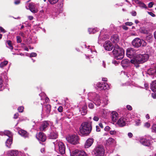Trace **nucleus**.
I'll list each match as a JSON object with an SVG mask.
<instances>
[{
	"mask_svg": "<svg viewBox=\"0 0 156 156\" xmlns=\"http://www.w3.org/2000/svg\"><path fill=\"white\" fill-rule=\"evenodd\" d=\"M126 118L122 117L119 119L117 123L120 126H123L126 125Z\"/></svg>",
	"mask_w": 156,
	"mask_h": 156,
	"instance_id": "a211bd4d",
	"label": "nucleus"
},
{
	"mask_svg": "<svg viewBox=\"0 0 156 156\" xmlns=\"http://www.w3.org/2000/svg\"><path fill=\"white\" fill-rule=\"evenodd\" d=\"M132 44L135 48H138L141 46H146L147 45V43L142 39L139 38H136L132 41Z\"/></svg>",
	"mask_w": 156,
	"mask_h": 156,
	"instance_id": "39448f33",
	"label": "nucleus"
},
{
	"mask_svg": "<svg viewBox=\"0 0 156 156\" xmlns=\"http://www.w3.org/2000/svg\"><path fill=\"white\" fill-rule=\"evenodd\" d=\"M98 30L97 28H89L88 29V32L90 34H94L97 31H98Z\"/></svg>",
	"mask_w": 156,
	"mask_h": 156,
	"instance_id": "2f4dec72",
	"label": "nucleus"
},
{
	"mask_svg": "<svg viewBox=\"0 0 156 156\" xmlns=\"http://www.w3.org/2000/svg\"><path fill=\"white\" fill-rule=\"evenodd\" d=\"M156 73V69L150 68L147 71V73L149 75H154Z\"/></svg>",
	"mask_w": 156,
	"mask_h": 156,
	"instance_id": "cd10ccee",
	"label": "nucleus"
},
{
	"mask_svg": "<svg viewBox=\"0 0 156 156\" xmlns=\"http://www.w3.org/2000/svg\"><path fill=\"white\" fill-rule=\"evenodd\" d=\"M87 106L86 105H84L82 106L80 108V112L81 115H85L87 112Z\"/></svg>",
	"mask_w": 156,
	"mask_h": 156,
	"instance_id": "393cba45",
	"label": "nucleus"
},
{
	"mask_svg": "<svg viewBox=\"0 0 156 156\" xmlns=\"http://www.w3.org/2000/svg\"><path fill=\"white\" fill-rule=\"evenodd\" d=\"M70 156H87L86 153L83 151L77 149L74 151H70Z\"/></svg>",
	"mask_w": 156,
	"mask_h": 156,
	"instance_id": "9d476101",
	"label": "nucleus"
},
{
	"mask_svg": "<svg viewBox=\"0 0 156 156\" xmlns=\"http://www.w3.org/2000/svg\"><path fill=\"white\" fill-rule=\"evenodd\" d=\"M6 43L8 45V47L11 50L13 49V47L12 45L11 41H10L8 40L7 41Z\"/></svg>",
	"mask_w": 156,
	"mask_h": 156,
	"instance_id": "72a5a7b5",
	"label": "nucleus"
},
{
	"mask_svg": "<svg viewBox=\"0 0 156 156\" xmlns=\"http://www.w3.org/2000/svg\"><path fill=\"white\" fill-rule=\"evenodd\" d=\"M37 138L39 140L42 142H44L46 140V137L44 133L40 132L36 135Z\"/></svg>",
	"mask_w": 156,
	"mask_h": 156,
	"instance_id": "2eb2a0df",
	"label": "nucleus"
},
{
	"mask_svg": "<svg viewBox=\"0 0 156 156\" xmlns=\"http://www.w3.org/2000/svg\"><path fill=\"white\" fill-rule=\"evenodd\" d=\"M58 110L59 112H62L63 111V108L62 106H60L58 108Z\"/></svg>",
	"mask_w": 156,
	"mask_h": 156,
	"instance_id": "09e8293b",
	"label": "nucleus"
},
{
	"mask_svg": "<svg viewBox=\"0 0 156 156\" xmlns=\"http://www.w3.org/2000/svg\"><path fill=\"white\" fill-rule=\"evenodd\" d=\"M140 142L141 144L145 146H149L151 144L150 140L145 138H141L140 140Z\"/></svg>",
	"mask_w": 156,
	"mask_h": 156,
	"instance_id": "dca6fc26",
	"label": "nucleus"
},
{
	"mask_svg": "<svg viewBox=\"0 0 156 156\" xmlns=\"http://www.w3.org/2000/svg\"><path fill=\"white\" fill-rule=\"evenodd\" d=\"M153 5V3L152 2H150L148 4V6L151 8L152 7Z\"/></svg>",
	"mask_w": 156,
	"mask_h": 156,
	"instance_id": "864d4df0",
	"label": "nucleus"
},
{
	"mask_svg": "<svg viewBox=\"0 0 156 156\" xmlns=\"http://www.w3.org/2000/svg\"><path fill=\"white\" fill-rule=\"evenodd\" d=\"M58 0H48L49 2L51 4H54L56 3Z\"/></svg>",
	"mask_w": 156,
	"mask_h": 156,
	"instance_id": "4c0bfd02",
	"label": "nucleus"
},
{
	"mask_svg": "<svg viewBox=\"0 0 156 156\" xmlns=\"http://www.w3.org/2000/svg\"><path fill=\"white\" fill-rule=\"evenodd\" d=\"M66 140L70 143L73 144H77L79 143V137L78 136L73 135H69L66 138Z\"/></svg>",
	"mask_w": 156,
	"mask_h": 156,
	"instance_id": "6e6552de",
	"label": "nucleus"
},
{
	"mask_svg": "<svg viewBox=\"0 0 156 156\" xmlns=\"http://www.w3.org/2000/svg\"><path fill=\"white\" fill-rule=\"evenodd\" d=\"M58 136V132L56 131L52 130L48 134V137L50 139H56Z\"/></svg>",
	"mask_w": 156,
	"mask_h": 156,
	"instance_id": "f3484780",
	"label": "nucleus"
},
{
	"mask_svg": "<svg viewBox=\"0 0 156 156\" xmlns=\"http://www.w3.org/2000/svg\"><path fill=\"white\" fill-rule=\"evenodd\" d=\"M113 54L116 59H121L124 57V51L123 49L120 48L117 44H115L113 51Z\"/></svg>",
	"mask_w": 156,
	"mask_h": 156,
	"instance_id": "f03ea898",
	"label": "nucleus"
},
{
	"mask_svg": "<svg viewBox=\"0 0 156 156\" xmlns=\"http://www.w3.org/2000/svg\"><path fill=\"white\" fill-rule=\"evenodd\" d=\"M27 119V118L25 117V118H21L20 119L19 121L21 122V121H23L24 120H26Z\"/></svg>",
	"mask_w": 156,
	"mask_h": 156,
	"instance_id": "680f3d73",
	"label": "nucleus"
},
{
	"mask_svg": "<svg viewBox=\"0 0 156 156\" xmlns=\"http://www.w3.org/2000/svg\"><path fill=\"white\" fill-rule=\"evenodd\" d=\"M19 154V152L17 150H11L8 151L7 152L8 156H17Z\"/></svg>",
	"mask_w": 156,
	"mask_h": 156,
	"instance_id": "aec40b11",
	"label": "nucleus"
},
{
	"mask_svg": "<svg viewBox=\"0 0 156 156\" xmlns=\"http://www.w3.org/2000/svg\"><path fill=\"white\" fill-rule=\"evenodd\" d=\"M125 24L126 25V26H132L133 24V23L132 22H126Z\"/></svg>",
	"mask_w": 156,
	"mask_h": 156,
	"instance_id": "8fccbe9b",
	"label": "nucleus"
},
{
	"mask_svg": "<svg viewBox=\"0 0 156 156\" xmlns=\"http://www.w3.org/2000/svg\"><path fill=\"white\" fill-rule=\"evenodd\" d=\"M20 3V1L19 0L16 1L14 2V3L16 5H18V4H19Z\"/></svg>",
	"mask_w": 156,
	"mask_h": 156,
	"instance_id": "69168bd1",
	"label": "nucleus"
},
{
	"mask_svg": "<svg viewBox=\"0 0 156 156\" xmlns=\"http://www.w3.org/2000/svg\"><path fill=\"white\" fill-rule=\"evenodd\" d=\"M144 126V127L146 128H148L150 126V124L148 122H146L145 123Z\"/></svg>",
	"mask_w": 156,
	"mask_h": 156,
	"instance_id": "79ce46f5",
	"label": "nucleus"
},
{
	"mask_svg": "<svg viewBox=\"0 0 156 156\" xmlns=\"http://www.w3.org/2000/svg\"><path fill=\"white\" fill-rule=\"evenodd\" d=\"M148 13L152 17H154L155 16V15L151 12H148Z\"/></svg>",
	"mask_w": 156,
	"mask_h": 156,
	"instance_id": "5fc2aeb1",
	"label": "nucleus"
},
{
	"mask_svg": "<svg viewBox=\"0 0 156 156\" xmlns=\"http://www.w3.org/2000/svg\"><path fill=\"white\" fill-rule=\"evenodd\" d=\"M0 32L5 33L6 31L2 27H0Z\"/></svg>",
	"mask_w": 156,
	"mask_h": 156,
	"instance_id": "603ef678",
	"label": "nucleus"
},
{
	"mask_svg": "<svg viewBox=\"0 0 156 156\" xmlns=\"http://www.w3.org/2000/svg\"><path fill=\"white\" fill-rule=\"evenodd\" d=\"M96 130L97 132H99L100 131V129L99 126H96Z\"/></svg>",
	"mask_w": 156,
	"mask_h": 156,
	"instance_id": "13d9d810",
	"label": "nucleus"
},
{
	"mask_svg": "<svg viewBox=\"0 0 156 156\" xmlns=\"http://www.w3.org/2000/svg\"><path fill=\"white\" fill-rule=\"evenodd\" d=\"M46 112L47 113H50L51 111V106L49 105H46Z\"/></svg>",
	"mask_w": 156,
	"mask_h": 156,
	"instance_id": "f704fd0d",
	"label": "nucleus"
},
{
	"mask_svg": "<svg viewBox=\"0 0 156 156\" xmlns=\"http://www.w3.org/2000/svg\"><path fill=\"white\" fill-rule=\"evenodd\" d=\"M24 107L23 106H20L18 108V110L20 112H22L23 111Z\"/></svg>",
	"mask_w": 156,
	"mask_h": 156,
	"instance_id": "58836bf2",
	"label": "nucleus"
},
{
	"mask_svg": "<svg viewBox=\"0 0 156 156\" xmlns=\"http://www.w3.org/2000/svg\"><path fill=\"white\" fill-rule=\"evenodd\" d=\"M28 18L30 20H32L33 19V17L32 16H29Z\"/></svg>",
	"mask_w": 156,
	"mask_h": 156,
	"instance_id": "338daca9",
	"label": "nucleus"
},
{
	"mask_svg": "<svg viewBox=\"0 0 156 156\" xmlns=\"http://www.w3.org/2000/svg\"><path fill=\"white\" fill-rule=\"evenodd\" d=\"M4 89L3 84V80L0 78V91Z\"/></svg>",
	"mask_w": 156,
	"mask_h": 156,
	"instance_id": "c9c22d12",
	"label": "nucleus"
},
{
	"mask_svg": "<svg viewBox=\"0 0 156 156\" xmlns=\"http://www.w3.org/2000/svg\"><path fill=\"white\" fill-rule=\"evenodd\" d=\"M104 47L105 50L107 51L111 50L113 47V46L109 41H106L104 44Z\"/></svg>",
	"mask_w": 156,
	"mask_h": 156,
	"instance_id": "4468645a",
	"label": "nucleus"
},
{
	"mask_svg": "<svg viewBox=\"0 0 156 156\" xmlns=\"http://www.w3.org/2000/svg\"><path fill=\"white\" fill-rule=\"evenodd\" d=\"M128 135L129 137L131 138L133 136V134L131 133H129L128 134Z\"/></svg>",
	"mask_w": 156,
	"mask_h": 156,
	"instance_id": "0e129e2a",
	"label": "nucleus"
},
{
	"mask_svg": "<svg viewBox=\"0 0 156 156\" xmlns=\"http://www.w3.org/2000/svg\"><path fill=\"white\" fill-rule=\"evenodd\" d=\"M111 41L113 43H117L119 41V36L117 34L113 35L111 38Z\"/></svg>",
	"mask_w": 156,
	"mask_h": 156,
	"instance_id": "b1692460",
	"label": "nucleus"
},
{
	"mask_svg": "<svg viewBox=\"0 0 156 156\" xmlns=\"http://www.w3.org/2000/svg\"><path fill=\"white\" fill-rule=\"evenodd\" d=\"M131 14L133 16H136V13L135 11H133L131 12Z\"/></svg>",
	"mask_w": 156,
	"mask_h": 156,
	"instance_id": "e2e57ef3",
	"label": "nucleus"
},
{
	"mask_svg": "<svg viewBox=\"0 0 156 156\" xmlns=\"http://www.w3.org/2000/svg\"><path fill=\"white\" fill-rule=\"evenodd\" d=\"M18 133L19 134L24 138L28 137V136L27 132L24 130L20 129Z\"/></svg>",
	"mask_w": 156,
	"mask_h": 156,
	"instance_id": "bb28decb",
	"label": "nucleus"
},
{
	"mask_svg": "<svg viewBox=\"0 0 156 156\" xmlns=\"http://www.w3.org/2000/svg\"><path fill=\"white\" fill-rule=\"evenodd\" d=\"M92 130L91 123L84 122L83 123L80 128V133L83 135L87 136Z\"/></svg>",
	"mask_w": 156,
	"mask_h": 156,
	"instance_id": "f257e3e1",
	"label": "nucleus"
},
{
	"mask_svg": "<svg viewBox=\"0 0 156 156\" xmlns=\"http://www.w3.org/2000/svg\"><path fill=\"white\" fill-rule=\"evenodd\" d=\"M140 32L141 33L147 34L149 33V30L147 28L144 27H142L140 28Z\"/></svg>",
	"mask_w": 156,
	"mask_h": 156,
	"instance_id": "c85d7f7f",
	"label": "nucleus"
},
{
	"mask_svg": "<svg viewBox=\"0 0 156 156\" xmlns=\"http://www.w3.org/2000/svg\"><path fill=\"white\" fill-rule=\"evenodd\" d=\"M88 99L90 101H93L94 104L99 106L101 103V100L99 96L95 93H89L88 94Z\"/></svg>",
	"mask_w": 156,
	"mask_h": 156,
	"instance_id": "20e7f679",
	"label": "nucleus"
},
{
	"mask_svg": "<svg viewBox=\"0 0 156 156\" xmlns=\"http://www.w3.org/2000/svg\"><path fill=\"white\" fill-rule=\"evenodd\" d=\"M105 152L104 147L102 146L99 145L94 148L92 152V154L95 156H103Z\"/></svg>",
	"mask_w": 156,
	"mask_h": 156,
	"instance_id": "423d86ee",
	"label": "nucleus"
},
{
	"mask_svg": "<svg viewBox=\"0 0 156 156\" xmlns=\"http://www.w3.org/2000/svg\"><path fill=\"white\" fill-rule=\"evenodd\" d=\"M98 89L101 90H108L111 88L110 85L106 83H98L97 84Z\"/></svg>",
	"mask_w": 156,
	"mask_h": 156,
	"instance_id": "9b49d317",
	"label": "nucleus"
},
{
	"mask_svg": "<svg viewBox=\"0 0 156 156\" xmlns=\"http://www.w3.org/2000/svg\"><path fill=\"white\" fill-rule=\"evenodd\" d=\"M49 126V124L47 121L43 122L40 127V129L41 131L45 130Z\"/></svg>",
	"mask_w": 156,
	"mask_h": 156,
	"instance_id": "412c9836",
	"label": "nucleus"
},
{
	"mask_svg": "<svg viewBox=\"0 0 156 156\" xmlns=\"http://www.w3.org/2000/svg\"><path fill=\"white\" fill-rule=\"evenodd\" d=\"M150 87L152 91L154 92L152 94V97L154 98H156V80L153 81L152 82Z\"/></svg>",
	"mask_w": 156,
	"mask_h": 156,
	"instance_id": "ddd939ff",
	"label": "nucleus"
},
{
	"mask_svg": "<svg viewBox=\"0 0 156 156\" xmlns=\"http://www.w3.org/2000/svg\"><path fill=\"white\" fill-rule=\"evenodd\" d=\"M99 127H101L102 128H103V124L101 123H99Z\"/></svg>",
	"mask_w": 156,
	"mask_h": 156,
	"instance_id": "774afa93",
	"label": "nucleus"
},
{
	"mask_svg": "<svg viewBox=\"0 0 156 156\" xmlns=\"http://www.w3.org/2000/svg\"><path fill=\"white\" fill-rule=\"evenodd\" d=\"M112 119L114 122H115L118 118V114L116 112H112Z\"/></svg>",
	"mask_w": 156,
	"mask_h": 156,
	"instance_id": "a878e982",
	"label": "nucleus"
},
{
	"mask_svg": "<svg viewBox=\"0 0 156 156\" xmlns=\"http://www.w3.org/2000/svg\"><path fill=\"white\" fill-rule=\"evenodd\" d=\"M37 54L36 53L32 52V53H31L30 54V57H35L37 56Z\"/></svg>",
	"mask_w": 156,
	"mask_h": 156,
	"instance_id": "37998d69",
	"label": "nucleus"
},
{
	"mask_svg": "<svg viewBox=\"0 0 156 156\" xmlns=\"http://www.w3.org/2000/svg\"><path fill=\"white\" fill-rule=\"evenodd\" d=\"M149 58V56L147 54H137L135 58V60H131L132 63L136 64L144 62L147 61Z\"/></svg>",
	"mask_w": 156,
	"mask_h": 156,
	"instance_id": "7ed1b4c3",
	"label": "nucleus"
},
{
	"mask_svg": "<svg viewBox=\"0 0 156 156\" xmlns=\"http://www.w3.org/2000/svg\"><path fill=\"white\" fill-rule=\"evenodd\" d=\"M8 63V61H4L0 64V67L1 68H3L4 66H6Z\"/></svg>",
	"mask_w": 156,
	"mask_h": 156,
	"instance_id": "473e14b6",
	"label": "nucleus"
},
{
	"mask_svg": "<svg viewBox=\"0 0 156 156\" xmlns=\"http://www.w3.org/2000/svg\"><path fill=\"white\" fill-rule=\"evenodd\" d=\"M30 10L33 13H36L38 10L34 4L32 3H30L29 5Z\"/></svg>",
	"mask_w": 156,
	"mask_h": 156,
	"instance_id": "5701e85b",
	"label": "nucleus"
},
{
	"mask_svg": "<svg viewBox=\"0 0 156 156\" xmlns=\"http://www.w3.org/2000/svg\"><path fill=\"white\" fill-rule=\"evenodd\" d=\"M19 115V114L17 113L15 114L14 115V118L15 119H16L18 117Z\"/></svg>",
	"mask_w": 156,
	"mask_h": 156,
	"instance_id": "4d7b16f0",
	"label": "nucleus"
},
{
	"mask_svg": "<svg viewBox=\"0 0 156 156\" xmlns=\"http://www.w3.org/2000/svg\"><path fill=\"white\" fill-rule=\"evenodd\" d=\"M130 61L127 59H124L123 60L121 63L123 66H126V65H128Z\"/></svg>",
	"mask_w": 156,
	"mask_h": 156,
	"instance_id": "7c9ffc66",
	"label": "nucleus"
},
{
	"mask_svg": "<svg viewBox=\"0 0 156 156\" xmlns=\"http://www.w3.org/2000/svg\"><path fill=\"white\" fill-rule=\"evenodd\" d=\"M136 51L135 50L132 48H128L126 51V55L129 58H132V60H135V58L136 56Z\"/></svg>",
	"mask_w": 156,
	"mask_h": 156,
	"instance_id": "1a4fd4ad",
	"label": "nucleus"
},
{
	"mask_svg": "<svg viewBox=\"0 0 156 156\" xmlns=\"http://www.w3.org/2000/svg\"><path fill=\"white\" fill-rule=\"evenodd\" d=\"M117 132L115 130H111L110 131V133L112 135H115L116 134Z\"/></svg>",
	"mask_w": 156,
	"mask_h": 156,
	"instance_id": "c03bdc74",
	"label": "nucleus"
},
{
	"mask_svg": "<svg viewBox=\"0 0 156 156\" xmlns=\"http://www.w3.org/2000/svg\"><path fill=\"white\" fill-rule=\"evenodd\" d=\"M19 35H20L21 36H22L23 37H25L24 34L22 32H20V33L19 34Z\"/></svg>",
	"mask_w": 156,
	"mask_h": 156,
	"instance_id": "052dcab7",
	"label": "nucleus"
},
{
	"mask_svg": "<svg viewBox=\"0 0 156 156\" xmlns=\"http://www.w3.org/2000/svg\"><path fill=\"white\" fill-rule=\"evenodd\" d=\"M6 135L9 137V138L7 139L5 142V144L7 147H9L12 143V134L11 132L8 130L5 131L4 132H0V135Z\"/></svg>",
	"mask_w": 156,
	"mask_h": 156,
	"instance_id": "0eeeda50",
	"label": "nucleus"
},
{
	"mask_svg": "<svg viewBox=\"0 0 156 156\" xmlns=\"http://www.w3.org/2000/svg\"><path fill=\"white\" fill-rule=\"evenodd\" d=\"M58 147L59 152L61 154H64L65 153L66 147L64 144L61 141H57L56 143Z\"/></svg>",
	"mask_w": 156,
	"mask_h": 156,
	"instance_id": "f8f14e48",
	"label": "nucleus"
},
{
	"mask_svg": "<svg viewBox=\"0 0 156 156\" xmlns=\"http://www.w3.org/2000/svg\"><path fill=\"white\" fill-rule=\"evenodd\" d=\"M99 118L98 116L94 115L93 118V120L96 121H98L99 120Z\"/></svg>",
	"mask_w": 156,
	"mask_h": 156,
	"instance_id": "ea45409f",
	"label": "nucleus"
},
{
	"mask_svg": "<svg viewBox=\"0 0 156 156\" xmlns=\"http://www.w3.org/2000/svg\"><path fill=\"white\" fill-rule=\"evenodd\" d=\"M116 144L115 140L111 137L109 138L106 141V144L108 146H114Z\"/></svg>",
	"mask_w": 156,
	"mask_h": 156,
	"instance_id": "6ab92c4d",
	"label": "nucleus"
},
{
	"mask_svg": "<svg viewBox=\"0 0 156 156\" xmlns=\"http://www.w3.org/2000/svg\"><path fill=\"white\" fill-rule=\"evenodd\" d=\"M16 38L17 39V41L18 43H20L21 42L22 40L20 36H17Z\"/></svg>",
	"mask_w": 156,
	"mask_h": 156,
	"instance_id": "a19ab883",
	"label": "nucleus"
},
{
	"mask_svg": "<svg viewBox=\"0 0 156 156\" xmlns=\"http://www.w3.org/2000/svg\"><path fill=\"white\" fill-rule=\"evenodd\" d=\"M101 34H100L99 36L98 37V43H99V42L101 40L102 41H105L106 40V39L108 38V35H104V37H102L101 36ZM100 43H101V42H100Z\"/></svg>",
	"mask_w": 156,
	"mask_h": 156,
	"instance_id": "c756f323",
	"label": "nucleus"
},
{
	"mask_svg": "<svg viewBox=\"0 0 156 156\" xmlns=\"http://www.w3.org/2000/svg\"><path fill=\"white\" fill-rule=\"evenodd\" d=\"M103 116H105V115L106 114V110L105 109H103L101 111Z\"/></svg>",
	"mask_w": 156,
	"mask_h": 156,
	"instance_id": "de8ad7c7",
	"label": "nucleus"
},
{
	"mask_svg": "<svg viewBox=\"0 0 156 156\" xmlns=\"http://www.w3.org/2000/svg\"><path fill=\"white\" fill-rule=\"evenodd\" d=\"M151 131L152 132H156V125L154 124L151 128Z\"/></svg>",
	"mask_w": 156,
	"mask_h": 156,
	"instance_id": "e433bc0d",
	"label": "nucleus"
},
{
	"mask_svg": "<svg viewBox=\"0 0 156 156\" xmlns=\"http://www.w3.org/2000/svg\"><path fill=\"white\" fill-rule=\"evenodd\" d=\"M110 129L111 128L109 126H106L105 127V130L106 131H108L110 130Z\"/></svg>",
	"mask_w": 156,
	"mask_h": 156,
	"instance_id": "6e6d98bb",
	"label": "nucleus"
},
{
	"mask_svg": "<svg viewBox=\"0 0 156 156\" xmlns=\"http://www.w3.org/2000/svg\"><path fill=\"white\" fill-rule=\"evenodd\" d=\"M126 108L129 110L131 111L132 110V107L130 105H127L126 106Z\"/></svg>",
	"mask_w": 156,
	"mask_h": 156,
	"instance_id": "3c124183",
	"label": "nucleus"
},
{
	"mask_svg": "<svg viewBox=\"0 0 156 156\" xmlns=\"http://www.w3.org/2000/svg\"><path fill=\"white\" fill-rule=\"evenodd\" d=\"M93 141L94 140L92 138L88 139L85 144V147L86 148L90 147L93 144Z\"/></svg>",
	"mask_w": 156,
	"mask_h": 156,
	"instance_id": "4be33fe9",
	"label": "nucleus"
},
{
	"mask_svg": "<svg viewBox=\"0 0 156 156\" xmlns=\"http://www.w3.org/2000/svg\"><path fill=\"white\" fill-rule=\"evenodd\" d=\"M136 125L138 126L140 125L141 122L140 120H138L136 121Z\"/></svg>",
	"mask_w": 156,
	"mask_h": 156,
	"instance_id": "a18cd8bd",
	"label": "nucleus"
},
{
	"mask_svg": "<svg viewBox=\"0 0 156 156\" xmlns=\"http://www.w3.org/2000/svg\"><path fill=\"white\" fill-rule=\"evenodd\" d=\"M122 27V28L124 30H128V27H126V26H125V25L123 26Z\"/></svg>",
	"mask_w": 156,
	"mask_h": 156,
	"instance_id": "bf43d9fd",
	"label": "nucleus"
},
{
	"mask_svg": "<svg viewBox=\"0 0 156 156\" xmlns=\"http://www.w3.org/2000/svg\"><path fill=\"white\" fill-rule=\"evenodd\" d=\"M94 105L93 103H90L89 104L88 107L90 109H92L94 107Z\"/></svg>",
	"mask_w": 156,
	"mask_h": 156,
	"instance_id": "49530a36",
	"label": "nucleus"
}]
</instances>
